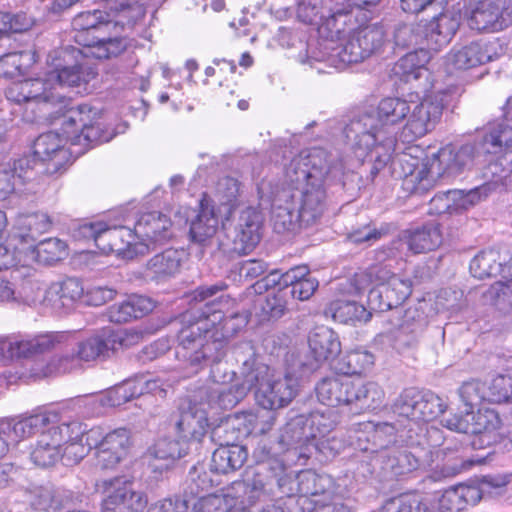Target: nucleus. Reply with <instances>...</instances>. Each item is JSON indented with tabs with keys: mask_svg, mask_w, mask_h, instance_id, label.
I'll list each match as a JSON object with an SVG mask.
<instances>
[{
	"mask_svg": "<svg viewBox=\"0 0 512 512\" xmlns=\"http://www.w3.org/2000/svg\"><path fill=\"white\" fill-rule=\"evenodd\" d=\"M98 115V110L88 104L70 108L61 124L66 140L84 149L110 141L114 135L104 129Z\"/></svg>",
	"mask_w": 512,
	"mask_h": 512,
	"instance_id": "8",
	"label": "nucleus"
},
{
	"mask_svg": "<svg viewBox=\"0 0 512 512\" xmlns=\"http://www.w3.org/2000/svg\"><path fill=\"white\" fill-rule=\"evenodd\" d=\"M79 426L71 428L58 427V423L52 425L38 436V440L31 450L30 458L39 467L45 468L55 465L61 459L63 441L69 440L67 433L78 435Z\"/></svg>",
	"mask_w": 512,
	"mask_h": 512,
	"instance_id": "15",
	"label": "nucleus"
},
{
	"mask_svg": "<svg viewBox=\"0 0 512 512\" xmlns=\"http://www.w3.org/2000/svg\"><path fill=\"white\" fill-rule=\"evenodd\" d=\"M121 338L113 333L92 335L79 341L71 353L54 356L46 365L45 376H56L69 373L81 367L82 362L103 360L110 356Z\"/></svg>",
	"mask_w": 512,
	"mask_h": 512,
	"instance_id": "7",
	"label": "nucleus"
},
{
	"mask_svg": "<svg viewBox=\"0 0 512 512\" xmlns=\"http://www.w3.org/2000/svg\"><path fill=\"white\" fill-rule=\"evenodd\" d=\"M353 31L369 56L382 47L386 38L384 28L380 24L368 25Z\"/></svg>",
	"mask_w": 512,
	"mask_h": 512,
	"instance_id": "57",
	"label": "nucleus"
},
{
	"mask_svg": "<svg viewBox=\"0 0 512 512\" xmlns=\"http://www.w3.org/2000/svg\"><path fill=\"white\" fill-rule=\"evenodd\" d=\"M343 174L342 162L322 148L302 151L290 161L283 187L291 189L305 226L318 220L326 208V179H340Z\"/></svg>",
	"mask_w": 512,
	"mask_h": 512,
	"instance_id": "4",
	"label": "nucleus"
},
{
	"mask_svg": "<svg viewBox=\"0 0 512 512\" xmlns=\"http://www.w3.org/2000/svg\"><path fill=\"white\" fill-rule=\"evenodd\" d=\"M459 395L466 408L472 410L487 401L486 385L477 380L466 381L460 387Z\"/></svg>",
	"mask_w": 512,
	"mask_h": 512,
	"instance_id": "59",
	"label": "nucleus"
},
{
	"mask_svg": "<svg viewBox=\"0 0 512 512\" xmlns=\"http://www.w3.org/2000/svg\"><path fill=\"white\" fill-rule=\"evenodd\" d=\"M488 169L494 178L492 181L486 182L469 191L456 189L447 191V205L449 206L447 215L463 214L468 209L487 198L499 185L505 187V189H512V150L507 151L495 162L490 163Z\"/></svg>",
	"mask_w": 512,
	"mask_h": 512,
	"instance_id": "6",
	"label": "nucleus"
},
{
	"mask_svg": "<svg viewBox=\"0 0 512 512\" xmlns=\"http://www.w3.org/2000/svg\"><path fill=\"white\" fill-rule=\"evenodd\" d=\"M412 104L401 98H384L377 107V113H364L350 121L344 133L355 157L364 162H373L372 174L378 173L390 160L396 147L393 126L408 120Z\"/></svg>",
	"mask_w": 512,
	"mask_h": 512,
	"instance_id": "3",
	"label": "nucleus"
},
{
	"mask_svg": "<svg viewBox=\"0 0 512 512\" xmlns=\"http://www.w3.org/2000/svg\"><path fill=\"white\" fill-rule=\"evenodd\" d=\"M499 252L486 249L479 252L470 262V272L475 278L483 279L502 271Z\"/></svg>",
	"mask_w": 512,
	"mask_h": 512,
	"instance_id": "45",
	"label": "nucleus"
},
{
	"mask_svg": "<svg viewBox=\"0 0 512 512\" xmlns=\"http://www.w3.org/2000/svg\"><path fill=\"white\" fill-rule=\"evenodd\" d=\"M264 493V481L257 474L244 481H235L225 494H210L198 499L191 498L190 512H245V499L254 502Z\"/></svg>",
	"mask_w": 512,
	"mask_h": 512,
	"instance_id": "9",
	"label": "nucleus"
},
{
	"mask_svg": "<svg viewBox=\"0 0 512 512\" xmlns=\"http://www.w3.org/2000/svg\"><path fill=\"white\" fill-rule=\"evenodd\" d=\"M155 302L147 296L130 295L126 300L109 307L107 315L113 323H126L151 312Z\"/></svg>",
	"mask_w": 512,
	"mask_h": 512,
	"instance_id": "33",
	"label": "nucleus"
},
{
	"mask_svg": "<svg viewBox=\"0 0 512 512\" xmlns=\"http://www.w3.org/2000/svg\"><path fill=\"white\" fill-rule=\"evenodd\" d=\"M23 291L24 300L28 305L49 307L59 314L72 311L85 295L81 281L75 277L54 282L47 289L38 283H28Z\"/></svg>",
	"mask_w": 512,
	"mask_h": 512,
	"instance_id": "10",
	"label": "nucleus"
},
{
	"mask_svg": "<svg viewBox=\"0 0 512 512\" xmlns=\"http://www.w3.org/2000/svg\"><path fill=\"white\" fill-rule=\"evenodd\" d=\"M425 320L416 310H407L402 322L395 328L388 330L385 336L398 352H405L418 345L419 337L425 329Z\"/></svg>",
	"mask_w": 512,
	"mask_h": 512,
	"instance_id": "26",
	"label": "nucleus"
},
{
	"mask_svg": "<svg viewBox=\"0 0 512 512\" xmlns=\"http://www.w3.org/2000/svg\"><path fill=\"white\" fill-rule=\"evenodd\" d=\"M425 397V391L407 388L394 402V413L409 421V433L413 431L412 425L422 430V424L429 422Z\"/></svg>",
	"mask_w": 512,
	"mask_h": 512,
	"instance_id": "27",
	"label": "nucleus"
},
{
	"mask_svg": "<svg viewBox=\"0 0 512 512\" xmlns=\"http://www.w3.org/2000/svg\"><path fill=\"white\" fill-rule=\"evenodd\" d=\"M412 283L408 279L392 278L391 282L380 288H373L368 295V301L372 309L383 312L396 309L410 296Z\"/></svg>",
	"mask_w": 512,
	"mask_h": 512,
	"instance_id": "25",
	"label": "nucleus"
},
{
	"mask_svg": "<svg viewBox=\"0 0 512 512\" xmlns=\"http://www.w3.org/2000/svg\"><path fill=\"white\" fill-rule=\"evenodd\" d=\"M329 312L335 321L343 324L356 325L366 323L372 314L367 311L364 305L355 301L337 300L330 304Z\"/></svg>",
	"mask_w": 512,
	"mask_h": 512,
	"instance_id": "40",
	"label": "nucleus"
},
{
	"mask_svg": "<svg viewBox=\"0 0 512 512\" xmlns=\"http://www.w3.org/2000/svg\"><path fill=\"white\" fill-rule=\"evenodd\" d=\"M442 243V233L438 223L429 222L422 226L411 228L402 231L397 239L390 242L388 246V254L393 258H403L404 250L413 254L426 253L437 249ZM379 254V259H384L382 254Z\"/></svg>",
	"mask_w": 512,
	"mask_h": 512,
	"instance_id": "13",
	"label": "nucleus"
},
{
	"mask_svg": "<svg viewBox=\"0 0 512 512\" xmlns=\"http://www.w3.org/2000/svg\"><path fill=\"white\" fill-rule=\"evenodd\" d=\"M175 426L180 438L199 442L207 432V413L196 404H190L187 409L181 410Z\"/></svg>",
	"mask_w": 512,
	"mask_h": 512,
	"instance_id": "32",
	"label": "nucleus"
},
{
	"mask_svg": "<svg viewBox=\"0 0 512 512\" xmlns=\"http://www.w3.org/2000/svg\"><path fill=\"white\" fill-rule=\"evenodd\" d=\"M184 251L169 248L155 254L145 265V276L156 282H164L179 273Z\"/></svg>",
	"mask_w": 512,
	"mask_h": 512,
	"instance_id": "29",
	"label": "nucleus"
},
{
	"mask_svg": "<svg viewBox=\"0 0 512 512\" xmlns=\"http://www.w3.org/2000/svg\"><path fill=\"white\" fill-rule=\"evenodd\" d=\"M271 208V219L277 233L294 232L297 228L305 226L302 222V214L293 201L291 189L284 187L278 189L273 195Z\"/></svg>",
	"mask_w": 512,
	"mask_h": 512,
	"instance_id": "23",
	"label": "nucleus"
},
{
	"mask_svg": "<svg viewBox=\"0 0 512 512\" xmlns=\"http://www.w3.org/2000/svg\"><path fill=\"white\" fill-rule=\"evenodd\" d=\"M59 414L54 411H43L28 417L14 420H0V431H6V436L12 443L38 434V436L59 422Z\"/></svg>",
	"mask_w": 512,
	"mask_h": 512,
	"instance_id": "19",
	"label": "nucleus"
},
{
	"mask_svg": "<svg viewBox=\"0 0 512 512\" xmlns=\"http://www.w3.org/2000/svg\"><path fill=\"white\" fill-rule=\"evenodd\" d=\"M432 453L419 441H409L406 446L392 449L387 455V466L397 475H404L432 465Z\"/></svg>",
	"mask_w": 512,
	"mask_h": 512,
	"instance_id": "18",
	"label": "nucleus"
},
{
	"mask_svg": "<svg viewBox=\"0 0 512 512\" xmlns=\"http://www.w3.org/2000/svg\"><path fill=\"white\" fill-rule=\"evenodd\" d=\"M337 47L332 48V56L337 57L343 64L359 63L369 57L354 31L349 32L347 38Z\"/></svg>",
	"mask_w": 512,
	"mask_h": 512,
	"instance_id": "50",
	"label": "nucleus"
},
{
	"mask_svg": "<svg viewBox=\"0 0 512 512\" xmlns=\"http://www.w3.org/2000/svg\"><path fill=\"white\" fill-rule=\"evenodd\" d=\"M61 133L63 131L61 130ZM68 142L63 134L50 131L40 135L34 142V155L41 161L54 160L60 156L64 158L66 151L64 144Z\"/></svg>",
	"mask_w": 512,
	"mask_h": 512,
	"instance_id": "41",
	"label": "nucleus"
},
{
	"mask_svg": "<svg viewBox=\"0 0 512 512\" xmlns=\"http://www.w3.org/2000/svg\"><path fill=\"white\" fill-rule=\"evenodd\" d=\"M512 97L507 99L504 118L501 122L490 123L478 144H452L442 147L428 158L426 163L417 159L403 171V188L413 195H424L436 185L439 179H451L469 169L480 153L497 154L512 150Z\"/></svg>",
	"mask_w": 512,
	"mask_h": 512,
	"instance_id": "2",
	"label": "nucleus"
},
{
	"mask_svg": "<svg viewBox=\"0 0 512 512\" xmlns=\"http://www.w3.org/2000/svg\"><path fill=\"white\" fill-rule=\"evenodd\" d=\"M296 393V383L292 378H276L272 374L267 383L255 391V399L262 408L276 410L287 406Z\"/></svg>",
	"mask_w": 512,
	"mask_h": 512,
	"instance_id": "24",
	"label": "nucleus"
},
{
	"mask_svg": "<svg viewBox=\"0 0 512 512\" xmlns=\"http://www.w3.org/2000/svg\"><path fill=\"white\" fill-rule=\"evenodd\" d=\"M308 344L315 361V364H308L310 369H315L320 363L336 358L341 352L338 335L323 325L315 327L309 333Z\"/></svg>",
	"mask_w": 512,
	"mask_h": 512,
	"instance_id": "28",
	"label": "nucleus"
},
{
	"mask_svg": "<svg viewBox=\"0 0 512 512\" xmlns=\"http://www.w3.org/2000/svg\"><path fill=\"white\" fill-rule=\"evenodd\" d=\"M21 225L27 230L26 236L35 241L38 236L50 229L51 221L44 213H33L24 216L21 219Z\"/></svg>",
	"mask_w": 512,
	"mask_h": 512,
	"instance_id": "63",
	"label": "nucleus"
},
{
	"mask_svg": "<svg viewBox=\"0 0 512 512\" xmlns=\"http://www.w3.org/2000/svg\"><path fill=\"white\" fill-rule=\"evenodd\" d=\"M381 512H430L428 506L416 496L403 495L389 499Z\"/></svg>",
	"mask_w": 512,
	"mask_h": 512,
	"instance_id": "60",
	"label": "nucleus"
},
{
	"mask_svg": "<svg viewBox=\"0 0 512 512\" xmlns=\"http://www.w3.org/2000/svg\"><path fill=\"white\" fill-rule=\"evenodd\" d=\"M65 332H50L35 337L12 335L0 338V356L3 358H22L46 352L67 339Z\"/></svg>",
	"mask_w": 512,
	"mask_h": 512,
	"instance_id": "14",
	"label": "nucleus"
},
{
	"mask_svg": "<svg viewBox=\"0 0 512 512\" xmlns=\"http://www.w3.org/2000/svg\"><path fill=\"white\" fill-rule=\"evenodd\" d=\"M34 62V55L29 51H18L0 57V75L14 78L23 75Z\"/></svg>",
	"mask_w": 512,
	"mask_h": 512,
	"instance_id": "49",
	"label": "nucleus"
},
{
	"mask_svg": "<svg viewBox=\"0 0 512 512\" xmlns=\"http://www.w3.org/2000/svg\"><path fill=\"white\" fill-rule=\"evenodd\" d=\"M247 456V450L242 445H220L212 454L211 470L219 474L234 472L244 465Z\"/></svg>",
	"mask_w": 512,
	"mask_h": 512,
	"instance_id": "37",
	"label": "nucleus"
},
{
	"mask_svg": "<svg viewBox=\"0 0 512 512\" xmlns=\"http://www.w3.org/2000/svg\"><path fill=\"white\" fill-rule=\"evenodd\" d=\"M483 496V490L475 485H456L444 490L438 502L440 512H462L468 506L476 505Z\"/></svg>",
	"mask_w": 512,
	"mask_h": 512,
	"instance_id": "30",
	"label": "nucleus"
},
{
	"mask_svg": "<svg viewBox=\"0 0 512 512\" xmlns=\"http://www.w3.org/2000/svg\"><path fill=\"white\" fill-rule=\"evenodd\" d=\"M248 352V358L242 361L239 368V383L228 388L220 385L232 379V375L219 376L212 368L211 378L217 386L206 390L209 405H217L220 408H233L238 402L255 389L259 390L262 384L267 383L272 373L268 365L260 362L256 356L254 347L250 342H245L241 347Z\"/></svg>",
	"mask_w": 512,
	"mask_h": 512,
	"instance_id": "5",
	"label": "nucleus"
},
{
	"mask_svg": "<svg viewBox=\"0 0 512 512\" xmlns=\"http://www.w3.org/2000/svg\"><path fill=\"white\" fill-rule=\"evenodd\" d=\"M428 61V55L424 47L419 51L408 52L401 57L395 65V73L400 74L406 82L421 77L424 65Z\"/></svg>",
	"mask_w": 512,
	"mask_h": 512,
	"instance_id": "46",
	"label": "nucleus"
},
{
	"mask_svg": "<svg viewBox=\"0 0 512 512\" xmlns=\"http://www.w3.org/2000/svg\"><path fill=\"white\" fill-rule=\"evenodd\" d=\"M26 84L29 103L56 104L63 101V97L56 92V86L53 85L49 74L46 79H26Z\"/></svg>",
	"mask_w": 512,
	"mask_h": 512,
	"instance_id": "47",
	"label": "nucleus"
},
{
	"mask_svg": "<svg viewBox=\"0 0 512 512\" xmlns=\"http://www.w3.org/2000/svg\"><path fill=\"white\" fill-rule=\"evenodd\" d=\"M139 391L132 378L109 389L105 395L95 399L94 402L102 407H118L138 397Z\"/></svg>",
	"mask_w": 512,
	"mask_h": 512,
	"instance_id": "48",
	"label": "nucleus"
},
{
	"mask_svg": "<svg viewBox=\"0 0 512 512\" xmlns=\"http://www.w3.org/2000/svg\"><path fill=\"white\" fill-rule=\"evenodd\" d=\"M226 288L224 282H219L199 286L190 294L195 306L182 315L175 350L176 357L187 363L189 374L219 363L226 355L227 340L244 324V319L236 315L224 316L222 307L228 300L223 296L210 300Z\"/></svg>",
	"mask_w": 512,
	"mask_h": 512,
	"instance_id": "1",
	"label": "nucleus"
},
{
	"mask_svg": "<svg viewBox=\"0 0 512 512\" xmlns=\"http://www.w3.org/2000/svg\"><path fill=\"white\" fill-rule=\"evenodd\" d=\"M170 219L160 212H148L138 219L135 224V231L140 242H162L170 237Z\"/></svg>",
	"mask_w": 512,
	"mask_h": 512,
	"instance_id": "35",
	"label": "nucleus"
},
{
	"mask_svg": "<svg viewBox=\"0 0 512 512\" xmlns=\"http://www.w3.org/2000/svg\"><path fill=\"white\" fill-rule=\"evenodd\" d=\"M105 230V222L103 221H85L77 224L72 236L76 241H93L95 246L100 250V236Z\"/></svg>",
	"mask_w": 512,
	"mask_h": 512,
	"instance_id": "62",
	"label": "nucleus"
},
{
	"mask_svg": "<svg viewBox=\"0 0 512 512\" xmlns=\"http://www.w3.org/2000/svg\"><path fill=\"white\" fill-rule=\"evenodd\" d=\"M351 389L353 380L347 376L323 378L315 388L318 400L331 407L350 405Z\"/></svg>",
	"mask_w": 512,
	"mask_h": 512,
	"instance_id": "31",
	"label": "nucleus"
},
{
	"mask_svg": "<svg viewBox=\"0 0 512 512\" xmlns=\"http://www.w3.org/2000/svg\"><path fill=\"white\" fill-rule=\"evenodd\" d=\"M394 40L397 46L403 48H415L419 46L426 50L422 32L418 30V23L415 25L402 24L395 29Z\"/></svg>",
	"mask_w": 512,
	"mask_h": 512,
	"instance_id": "61",
	"label": "nucleus"
},
{
	"mask_svg": "<svg viewBox=\"0 0 512 512\" xmlns=\"http://www.w3.org/2000/svg\"><path fill=\"white\" fill-rule=\"evenodd\" d=\"M308 429L314 434V440L328 435L337 425L338 415L326 408L315 410L306 416Z\"/></svg>",
	"mask_w": 512,
	"mask_h": 512,
	"instance_id": "54",
	"label": "nucleus"
},
{
	"mask_svg": "<svg viewBox=\"0 0 512 512\" xmlns=\"http://www.w3.org/2000/svg\"><path fill=\"white\" fill-rule=\"evenodd\" d=\"M446 96L445 92L438 91L426 95L418 103L410 101L411 111L402 132L406 141L411 142L435 129L441 121Z\"/></svg>",
	"mask_w": 512,
	"mask_h": 512,
	"instance_id": "12",
	"label": "nucleus"
},
{
	"mask_svg": "<svg viewBox=\"0 0 512 512\" xmlns=\"http://www.w3.org/2000/svg\"><path fill=\"white\" fill-rule=\"evenodd\" d=\"M459 26V17L441 12L430 21L419 22L418 30L422 32L426 49L439 51L451 42Z\"/></svg>",
	"mask_w": 512,
	"mask_h": 512,
	"instance_id": "20",
	"label": "nucleus"
},
{
	"mask_svg": "<svg viewBox=\"0 0 512 512\" xmlns=\"http://www.w3.org/2000/svg\"><path fill=\"white\" fill-rule=\"evenodd\" d=\"M262 222V215L257 209H244L235 227L230 251L239 256L251 252L261 239Z\"/></svg>",
	"mask_w": 512,
	"mask_h": 512,
	"instance_id": "21",
	"label": "nucleus"
},
{
	"mask_svg": "<svg viewBox=\"0 0 512 512\" xmlns=\"http://www.w3.org/2000/svg\"><path fill=\"white\" fill-rule=\"evenodd\" d=\"M486 303L502 313L512 311V279L493 283L483 294Z\"/></svg>",
	"mask_w": 512,
	"mask_h": 512,
	"instance_id": "51",
	"label": "nucleus"
},
{
	"mask_svg": "<svg viewBox=\"0 0 512 512\" xmlns=\"http://www.w3.org/2000/svg\"><path fill=\"white\" fill-rule=\"evenodd\" d=\"M287 309L286 293L281 289L277 292L268 294L264 303L261 306L262 312L268 319L281 318Z\"/></svg>",
	"mask_w": 512,
	"mask_h": 512,
	"instance_id": "64",
	"label": "nucleus"
},
{
	"mask_svg": "<svg viewBox=\"0 0 512 512\" xmlns=\"http://www.w3.org/2000/svg\"><path fill=\"white\" fill-rule=\"evenodd\" d=\"M73 425L79 426L80 433L78 435L68 432L67 437L69 440L63 441L61 459H64L66 465H74L79 463L93 447H90L86 441V433L88 432L86 425L77 420L61 421L59 419L58 427L71 428Z\"/></svg>",
	"mask_w": 512,
	"mask_h": 512,
	"instance_id": "36",
	"label": "nucleus"
},
{
	"mask_svg": "<svg viewBox=\"0 0 512 512\" xmlns=\"http://www.w3.org/2000/svg\"><path fill=\"white\" fill-rule=\"evenodd\" d=\"M29 159H19L14 163V167L0 169V199H5L16 188L18 183L23 184L30 179L32 171L25 170L29 168Z\"/></svg>",
	"mask_w": 512,
	"mask_h": 512,
	"instance_id": "44",
	"label": "nucleus"
},
{
	"mask_svg": "<svg viewBox=\"0 0 512 512\" xmlns=\"http://www.w3.org/2000/svg\"><path fill=\"white\" fill-rule=\"evenodd\" d=\"M104 3H106L104 1ZM106 11L101 10H93V11H84L77 14L72 21V26L75 31H83V30H94V31H102L106 30L111 24L115 27L120 26L122 29L124 27H132L137 21H133L131 23H120L117 20L121 19L120 12H113L105 4Z\"/></svg>",
	"mask_w": 512,
	"mask_h": 512,
	"instance_id": "34",
	"label": "nucleus"
},
{
	"mask_svg": "<svg viewBox=\"0 0 512 512\" xmlns=\"http://www.w3.org/2000/svg\"><path fill=\"white\" fill-rule=\"evenodd\" d=\"M387 249L388 246L378 251L377 257H379V254L381 252ZM382 257H384V259L377 258V260L380 261L381 263L370 266L365 273V276L368 278L369 283L375 285V288H380L382 285L388 284L389 282H391L392 278H399L393 272L391 263L392 261H396L398 258H393L391 255L388 254V251H386L385 254H382Z\"/></svg>",
	"mask_w": 512,
	"mask_h": 512,
	"instance_id": "53",
	"label": "nucleus"
},
{
	"mask_svg": "<svg viewBox=\"0 0 512 512\" xmlns=\"http://www.w3.org/2000/svg\"><path fill=\"white\" fill-rule=\"evenodd\" d=\"M49 75L53 85L59 87H78L95 77V73L92 71L85 72L80 65L65 66L59 70L49 72Z\"/></svg>",
	"mask_w": 512,
	"mask_h": 512,
	"instance_id": "52",
	"label": "nucleus"
},
{
	"mask_svg": "<svg viewBox=\"0 0 512 512\" xmlns=\"http://www.w3.org/2000/svg\"><path fill=\"white\" fill-rule=\"evenodd\" d=\"M487 401L491 403H502L512 395V373L499 374L495 376L488 387H486Z\"/></svg>",
	"mask_w": 512,
	"mask_h": 512,
	"instance_id": "58",
	"label": "nucleus"
},
{
	"mask_svg": "<svg viewBox=\"0 0 512 512\" xmlns=\"http://www.w3.org/2000/svg\"><path fill=\"white\" fill-rule=\"evenodd\" d=\"M314 441V434L308 429L305 415L291 418L280 435V442L285 446L306 445Z\"/></svg>",
	"mask_w": 512,
	"mask_h": 512,
	"instance_id": "43",
	"label": "nucleus"
},
{
	"mask_svg": "<svg viewBox=\"0 0 512 512\" xmlns=\"http://www.w3.org/2000/svg\"><path fill=\"white\" fill-rule=\"evenodd\" d=\"M374 364V355L367 350H353L341 359L340 370L343 374H362Z\"/></svg>",
	"mask_w": 512,
	"mask_h": 512,
	"instance_id": "56",
	"label": "nucleus"
},
{
	"mask_svg": "<svg viewBox=\"0 0 512 512\" xmlns=\"http://www.w3.org/2000/svg\"><path fill=\"white\" fill-rule=\"evenodd\" d=\"M468 417L471 418L470 424H466L465 428L470 431V434L491 432L498 429L501 424L498 414L492 409H478L476 413L472 409Z\"/></svg>",
	"mask_w": 512,
	"mask_h": 512,
	"instance_id": "55",
	"label": "nucleus"
},
{
	"mask_svg": "<svg viewBox=\"0 0 512 512\" xmlns=\"http://www.w3.org/2000/svg\"><path fill=\"white\" fill-rule=\"evenodd\" d=\"M494 48L483 40L471 41L455 46L446 56L445 66L449 73L454 70H466L493 60Z\"/></svg>",
	"mask_w": 512,
	"mask_h": 512,
	"instance_id": "22",
	"label": "nucleus"
},
{
	"mask_svg": "<svg viewBox=\"0 0 512 512\" xmlns=\"http://www.w3.org/2000/svg\"><path fill=\"white\" fill-rule=\"evenodd\" d=\"M384 398L385 393L378 383L353 380L350 405H355L361 410H374L383 404Z\"/></svg>",
	"mask_w": 512,
	"mask_h": 512,
	"instance_id": "39",
	"label": "nucleus"
},
{
	"mask_svg": "<svg viewBox=\"0 0 512 512\" xmlns=\"http://www.w3.org/2000/svg\"><path fill=\"white\" fill-rule=\"evenodd\" d=\"M468 25L477 31H498L504 29L508 24L505 12L471 6Z\"/></svg>",
	"mask_w": 512,
	"mask_h": 512,
	"instance_id": "42",
	"label": "nucleus"
},
{
	"mask_svg": "<svg viewBox=\"0 0 512 512\" xmlns=\"http://www.w3.org/2000/svg\"><path fill=\"white\" fill-rule=\"evenodd\" d=\"M330 3L331 0H314L313 4L305 6L304 10L311 9V15H307L306 21L310 24H318L320 29L327 31V36L331 40H342L347 32H351V28H347L348 23L351 22V15L343 9L333 11Z\"/></svg>",
	"mask_w": 512,
	"mask_h": 512,
	"instance_id": "17",
	"label": "nucleus"
},
{
	"mask_svg": "<svg viewBox=\"0 0 512 512\" xmlns=\"http://www.w3.org/2000/svg\"><path fill=\"white\" fill-rule=\"evenodd\" d=\"M219 218L209 200L203 198L200 202V211L190 225V236L194 242L204 244L217 232Z\"/></svg>",
	"mask_w": 512,
	"mask_h": 512,
	"instance_id": "38",
	"label": "nucleus"
},
{
	"mask_svg": "<svg viewBox=\"0 0 512 512\" xmlns=\"http://www.w3.org/2000/svg\"><path fill=\"white\" fill-rule=\"evenodd\" d=\"M100 250L103 253L114 252L125 259H133L148 251V244L137 241L138 235L135 229L125 226H110L105 223V230L101 234Z\"/></svg>",
	"mask_w": 512,
	"mask_h": 512,
	"instance_id": "16",
	"label": "nucleus"
},
{
	"mask_svg": "<svg viewBox=\"0 0 512 512\" xmlns=\"http://www.w3.org/2000/svg\"><path fill=\"white\" fill-rule=\"evenodd\" d=\"M86 441L96 450V465L102 470L114 469L127 454L130 432L119 428L105 433L101 427H93L86 433Z\"/></svg>",
	"mask_w": 512,
	"mask_h": 512,
	"instance_id": "11",
	"label": "nucleus"
}]
</instances>
